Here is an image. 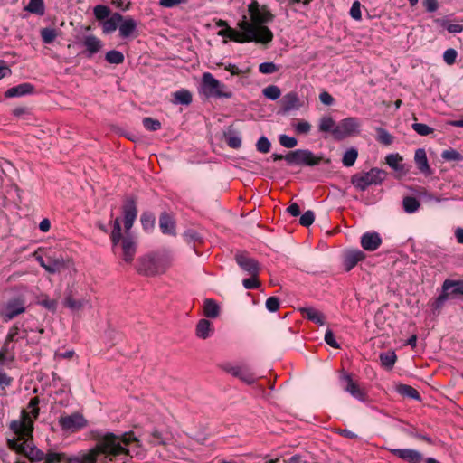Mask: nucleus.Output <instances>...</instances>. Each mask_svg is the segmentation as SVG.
<instances>
[{"mask_svg": "<svg viewBox=\"0 0 463 463\" xmlns=\"http://www.w3.org/2000/svg\"><path fill=\"white\" fill-rule=\"evenodd\" d=\"M458 52L453 48H449L443 52V60L448 65H452L456 62Z\"/></svg>", "mask_w": 463, "mask_h": 463, "instance_id": "nucleus-61", "label": "nucleus"}, {"mask_svg": "<svg viewBox=\"0 0 463 463\" xmlns=\"http://www.w3.org/2000/svg\"><path fill=\"white\" fill-rule=\"evenodd\" d=\"M440 156L443 160L448 161V162L463 161V155L453 148H449V149H446V150L442 151Z\"/></svg>", "mask_w": 463, "mask_h": 463, "instance_id": "nucleus-47", "label": "nucleus"}, {"mask_svg": "<svg viewBox=\"0 0 463 463\" xmlns=\"http://www.w3.org/2000/svg\"><path fill=\"white\" fill-rule=\"evenodd\" d=\"M376 140L384 146H390L393 143L394 137L389 131L383 128H376Z\"/></svg>", "mask_w": 463, "mask_h": 463, "instance_id": "nucleus-39", "label": "nucleus"}, {"mask_svg": "<svg viewBox=\"0 0 463 463\" xmlns=\"http://www.w3.org/2000/svg\"><path fill=\"white\" fill-rule=\"evenodd\" d=\"M18 453L24 455L32 462H40L44 458V453L35 446L27 443L26 440L20 443Z\"/></svg>", "mask_w": 463, "mask_h": 463, "instance_id": "nucleus-20", "label": "nucleus"}, {"mask_svg": "<svg viewBox=\"0 0 463 463\" xmlns=\"http://www.w3.org/2000/svg\"><path fill=\"white\" fill-rule=\"evenodd\" d=\"M402 157L398 154H389L385 156V163L394 171L405 174L406 169L404 165L402 163Z\"/></svg>", "mask_w": 463, "mask_h": 463, "instance_id": "nucleus-30", "label": "nucleus"}, {"mask_svg": "<svg viewBox=\"0 0 463 463\" xmlns=\"http://www.w3.org/2000/svg\"><path fill=\"white\" fill-rule=\"evenodd\" d=\"M463 296V279H445L441 286V293L432 303V312L439 314L445 302L450 298Z\"/></svg>", "mask_w": 463, "mask_h": 463, "instance_id": "nucleus-6", "label": "nucleus"}, {"mask_svg": "<svg viewBox=\"0 0 463 463\" xmlns=\"http://www.w3.org/2000/svg\"><path fill=\"white\" fill-rule=\"evenodd\" d=\"M121 247L123 251V260L128 263L132 262L137 252V242L135 239L131 235L127 234L121 239Z\"/></svg>", "mask_w": 463, "mask_h": 463, "instance_id": "nucleus-21", "label": "nucleus"}, {"mask_svg": "<svg viewBox=\"0 0 463 463\" xmlns=\"http://www.w3.org/2000/svg\"><path fill=\"white\" fill-rule=\"evenodd\" d=\"M58 423L63 432L74 433L87 427L88 420L81 413L76 411L70 415H61Z\"/></svg>", "mask_w": 463, "mask_h": 463, "instance_id": "nucleus-9", "label": "nucleus"}, {"mask_svg": "<svg viewBox=\"0 0 463 463\" xmlns=\"http://www.w3.org/2000/svg\"><path fill=\"white\" fill-rule=\"evenodd\" d=\"M183 236L188 243L202 241V236L193 229L185 231Z\"/></svg>", "mask_w": 463, "mask_h": 463, "instance_id": "nucleus-62", "label": "nucleus"}, {"mask_svg": "<svg viewBox=\"0 0 463 463\" xmlns=\"http://www.w3.org/2000/svg\"><path fill=\"white\" fill-rule=\"evenodd\" d=\"M134 435L138 439L140 447L137 446V442L136 441H134V440L132 441L131 440V441L128 442V444H126V448L128 449V451L121 453V455L130 456V458H133V455H131V454H135L136 456H138L143 451L142 443H141L139 438L135 433H134ZM118 456H120V454L117 455L116 457H118Z\"/></svg>", "mask_w": 463, "mask_h": 463, "instance_id": "nucleus-52", "label": "nucleus"}, {"mask_svg": "<svg viewBox=\"0 0 463 463\" xmlns=\"http://www.w3.org/2000/svg\"><path fill=\"white\" fill-rule=\"evenodd\" d=\"M411 128L420 136H428L434 131L433 128L423 123H413Z\"/></svg>", "mask_w": 463, "mask_h": 463, "instance_id": "nucleus-56", "label": "nucleus"}, {"mask_svg": "<svg viewBox=\"0 0 463 463\" xmlns=\"http://www.w3.org/2000/svg\"><path fill=\"white\" fill-rule=\"evenodd\" d=\"M225 140L227 145L234 149H238L241 146V137L238 133L230 132L225 135Z\"/></svg>", "mask_w": 463, "mask_h": 463, "instance_id": "nucleus-53", "label": "nucleus"}, {"mask_svg": "<svg viewBox=\"0 0 463 463\" xmlns=\"http://www.w3.org/2000/svg\"><path fill=\"white\" fill-rule=\"evenodd\" d=\"M293 128L298 134L307 135L310 132L311 125L309 122L302 120L293 125Z\"/></svg>", "mask_w": 463, "mask_h": 463, "instance_id": "nucleus-63", "label": "nucleus"}, {"mask_svg": "<svg viewBox=\"0 0 463 463\" xmlns=\"http://www.w3.org/2000/svg\"><path fill=\"white\" fill-rule=\"evenodd\" d=\"M121 20H123V15H121L119 13L116 12L111 14L102 23L103 33L109 34L115 32L118 28Z\"/></svg>", "mask_w": 463, "mask_h": 463, "instance_id": "nucleus-28", "label": "nucleus"}, {"mask_svg": "<svg viewBox=\"0 0 463 463\" xmlns=\"http://www.w3.org/2000/svg\"><path fill=\"white\" fill-rule=\"evenodd\" d=\"M381 364L387 370L393 368L397 360V355L394 351L389 350L379 354Z\"/></svg>", "mask_w": 463, "mask_h": 463, "instance_id": "nucleus-35", "label": "nucleus"}, {"mask_svg": "<svg viewBox=\"0 0 463 463\" xmlns=\"http://www.w3.org/2000/svg\"><path fill=\"white\" fill-rule=\"evenodd\" d=\"M300 312L305 317L317 325L323 326L325 324L324 315L312 307H301Z\"/></svg>", "mask_w": 463, "mask_h": 463, "instance_id": "nucleus-29", "label": "nucleus"}, {"mask_svg": "<svg viewBox=\"0 0 463 463\" xmlns=\"http://www.w3.org/2000/svg\"><path fill=\"white\" fill-rule=\"evenodd\" d=\"M140 222L145 231H150L155 226L156 218L151 212H144L140 216Z\"/></svg>", "mask_w": 463, "mask_h": 463, "instance_id": "nucleus-50", "label": "nucleus"}, {"mask_svg": "<svg viewBox=\"0 0 463 463\" xmlns=\"http://www.w3.org/2000/svg\"><path fill=\"white\" fill-rule=\"evenodd\" d=\"M337 124L330 116H324L319 120L318 129L320 132H330L334 136V129Z\"/></svg>", "mask_w": 463, "mask_h": 463, "instance_id": "nucleus-40", "label": "nucleus"}, {"mask_svg": "<svg viewBox=\"0 0 463 463\" xmlns=\"http://www.w3.org/2000/svg\"><path fill=\"white\" fill-rule=\"evenodd\" d=\"M414 161L420 173L425 175H430L432 174L428 162L426 151L423 148H418L415 151Z\"/></svg>", "mask_w": 463, "mask_h": 463, "instance_id": "nucleus-27", "label": "nucleus"}, {"mask_svg": "<svg viewBox=\"0 0 463 463\" xmlns=\"http://www.w3.org/2000/svg\"><path fill=\"white\" fill-rule=\"evenodd\" d=\"M203 314L208 318H216L220 315V307L213 298H206L203 303Z\"/></svg>", "mask_w": 463, "mask_h": 463, "instance_id": "nucleus-32", "label": "nucleus"}, {"mask_svg": "<svg viewBox=\"0 0 463 463\" xmlns=\"http://www.w3.org/2000/svg\"><path fill=\"white\" fill-rule=\"evenodd\" d=\"M259 71L263 74H272L279 71V66L272 61H266L259 65Z\"/></svg>", "mask_w": 463, "mask_h": 463, "instance_id": "nucleus-58", "label": "nucleus"}, {"mask_svg": "<svg viewBox=\"0 0 463 463\" xmlns=\"http://www.w3.org/2000/svg\"><path fill=\"white\" fill-rule=\"evenodd\" d=\"M212 323L207 319L199 320L196 326V335L202 339H206L211 335Z\"/></svg>", "mask_w": 463, "mask_h": 463, "instance_id": "nucleus-37", "label": "nucleus"}, {"mask_svg": "<svg viewBox=\"0 0 463 463\" xmlns=\"http://www.w3.org/2000/svg\"><path fill=\"white\" fill-rule=\"evenodd\" d=\"M389 451L406 463H421L423 454L414 449H389Z\"/></svg>", "mask_w": 463, "mask_h": 463, "instance_id": "nucleus-17", "label": "nucleus"}, {"mask_svg": "<svg viewBox=\"0 0 463 463\" xmlns=\"http://www.w3.org/2000/svg\"><path fill=\"white\" fill-rule=\"evenodd\" d=\"M174 103L181 105H190L192 103V93L185 89H182L174 93Z\"/></svg>", "mask_w": 463, "mask_h": 463, "instance_id": "nucleus-38", "label": "nucleus"}, {"mask_svg": "<svg viewBox=\"0 0 463 463\" xmlns=\"http://www.w3.org/2000/svg\"><path fill=\"white\" fill-rule=\"evenodd\" d=\"M38 262L49 273L55 274L64 268L65 263L62 258L52 259L48 258L47 261L43 258L39 257Z\"/></svg>", "mask_w": 463, "mask_h": 463, "instance_id": "nucleus-26", "label": "nucleus"}, {"mask_svg": "<svg viewBox=\"0 0 463 463\" xmlns=\"http://www.w3.org/2000/svg\"><path fill=\"white\" fill-rule=\"evenodd\" d=\"M82 45L85 47V51L82 53L89 59L99 52L103 48L102 41L93 34L84 36Z\"/></svg>", "mask_w": 463, "mask_h": 463, "instance_id": "nucleus-18", "label": "nucleus"}, {"mask_svg": "<svg viewBox=\"0 0 463 463\" xmlns=\"http://www.w3.org/2000/svg\"><path fill=\"white\" fill-rule=\"evenodd\" d=\"M382 237L377 232H366L361 236V246L366 251H374L382 244Z\"/></svg>", "mask_w": 463, "mask_h": 463, "instance_id": "nucleus-19", "label": "nucleus"}, {"mask_svg": "<svg viewBox=\"0 0 463 463\" xmlns=\"http://www.w3.org/2000/svg\"><path fill=\"white\" fill-rule=\"evenodd\" d=\"M46 463H61L66 459V455L63 453L49 452L44 454Z\"/></svg>", "mask_w": 463, "mask_h": 463, "instance_id": "nucleus-59", "label": "nucleus"}, {"mask_svg": "<svg viewBox=\"0 0 463 463\" xmlns=\"http://www.w3.org/2000/svg\"><path fill=\"white\" fill-rule=\"evenodd\" d=\"M270 147H271V143L268 139V137H266L265 136H261L256 143V148L260 153L265 154V153L269 152Z\"/></svg>", "mask_w": 463, "mask_h": 463, "instance_id": "nucleus-57", "label": "nucleus"}, {"mask_svg": "<svg viewBox=\"0 0 463 463\" xmlns=\"http://www.w3.org/2000/svg\"><path fill=\"white\" fill-rule=\"evenodd\" d=\"M136 441L137 446L140 447L139 441L134 435V431H127L121 434L113 432H104L97 436L96 447L89 453L66 458L67 463H96L99 456L113 458L117 455L128 451L126 444L129 441Z\"/></svg>", "mask_w": 463, "mask_h": 463, "instance_id": "nucleus-1", "label": "nucleus"}, {"mask_svg": "<svg viewBox=\"0 0 463 463\" xmlns=\"http://www.w3.org/2000/svg\"><path fill=\"white\" fill-rule=\"evenodd\" d=\"M339 381L345 392H348L352 397L360 402H366V392L353 380L351 374L346 372H342Z\"/></svg>", "mask_w": 463, "mask_h": 463, "instance_id": "nucleus-12", "label": "nucleus"}, {"mask_svg": "<svg viewBox=\"0 0 463 463\" xmlns=\"http://www.w3.org/2000/svg\"><path fill=\"white\" fill-rule=\"evenodd\" d=\"M93 14H94V16L95 18L98 20V21H104L105 19H107L112 13H111V9L105 5H97L94 8H93Z\"/></svg>", "mask_w": 463, "mask_h": 463, "instance_id": "nucleus-48", "label": "nucleus"}, {"mask_svg": "<svg viewBox=\"0 0 463 463\" xmlns=\"http://www.w3.org/2000/svg\"><path fill=\"white\" fill-rule=\"evenodd\" d=\"M137 23L131 16H123V20L120 21L118 25L119 35L121 38H129L134 36L137 31Z\"/></svg>", "mask_w": 463, "mask_h": 463, "instance_id": "nucleus-23", "label": "nucleus"}, {"mask_svg": "<svg viewBox=\"0 0 463 463\" xmlns=\"http://www.w3.org/2000/svg\"><path fill=\"white\" fill-rule=\"evenodd\" d=\"M88 301L86 299L76 300L71 296H66L64 298V306L72 311H78L82 308Z\"/></svg>", "mask_w": 463, "mask_h": 463, "instance_id": "nucleus-46", "label": "nucleus"}, {"mask_svg": "<svg viewBox=\"0 0 463 463\" xmlns=\"http://www.w3.org/2000/svg\"><path fill=\"white\" fill-rule=\"evenodd\" d=\"M123 215H124V228L126 232L128 233L132 228L137 216V202L134 197H128L124 201L123 204Z\"/></svg>", "mask_w": 463, "mask_h": 463, "instance_id": "nucleus-15", "label": "nucleus"}, {"mask_svg": "<svg viewBox=\"0 0 463 463\" xmlns=\"http://www.w3.org/2000/svg\"><path fill=\"white\" fill-rule=\"evenodd\" d=\"M170 265L166 253L153 252L138 260L137 271L145 276L152 277L164 273Z\"/></svg>", "mask_w": 463, "mask_h": 463, "instance_id": "nucleus-3", "label": "nucleus"}, {"mask_svg": "<svg viewBox=\"0 0 463 463\" xmlns=\"http://www.w3.org/2000/svg\"><path fill=\"white\" fill-rule=\"evenodd\" d=\"M142 123L144 128L149 131H156L161 128V122L150 117L144 118Z\"/></svg>", "mask_w": 463, "mask_h": 463, "instance_id": "nucleus-54", "label": "nucleus"}, {"mask_svg": "<svg viewBox=\"0 0 463 463\" xmlns=\"http://www.w3.org/2000/svg\"><path fill=\"white\" fill-rule=\"evenodd\" d=\"M40 34H41L43 42L45 44H50L56 39L57 31L54 28L44 27V28L41 29Z\"/></svg>", "mask_w": 463, "mask_h": 463, "instance_id": "nucleus-51", "label": "nucleus"}, {"mask_svg": "<svg viewBox=\"0 0 463 463\" xmlns=\"http://www.w3.org/2000/svg\"><path fill=\"white\" fill-rule=\"evenodd\" d=\"M280 109L279 114L288 115L291 110H298L302 103L297 92L290 91L285 94L280 99Z\"/></svg>", "mask_w": 463, "mask_h": 463, "instance_id": "nucleus-16", "label": "nucleus"}, {"mask_svg": "<svg viewBox=\"0 0 463 463\" xmlns=\"http://www.w3.org/2000/svg\"><path fill=\"white\" fill-rule=\"evenodd\" d=\"M242 285L246 289H255L260 287V282L258 280V277L250 276L242 280Z\"/></svg>", "mask_w": 463, "mask_h": 463, "instance_id": "nucleus-64", "label": "nucleus"}, {"mask_svg": "<svg viewBox=\"0 0 463 463\" xmlns=\"http://www.w3.org/2000/svg\"><path fill=\"white\" fill-rule=\"evenodd\" d=\"M200 91L206 98L231 99L232 97V92L228 90L227 86L215 79L210 72L203 74Z\"/></svg>", "mask_w": 463, "mask_h": 463, "instance_id": "nucleus-5", "label": "nucleus"}, {"mask_svg": "<svg viewBox=\"0 0 463 463\" xmlns=\"http://www.w3.org/2000/svg\"><path fill=\"white\" fill-rule=\"evenodd\" d=\"M396 392L403 397H408L419 402L421 401L419 392L410 385L401 383L396 386Z\"/></svg>", "mask_w": 463, "mask_h": 463, "instance_id": "nucleus-33", "label": "nucleus"}, {"mask_svg": "<svg viewBox=\"0 0 463 463\" xmlns=\"http://www.w3.org/2000/svg\"><path fill=\"white\" fill-rule=\"evenodd\" d=\"M105 60L110 64H121L123 63L125 57L124 54L118 50H110L106 52Z\"/></svg>", "mask_w": 463, "mask_h": 463, "instance_id": "nucleus-43", "label": "nucleus"}, {"mask_svg": "<svg viewBox=\"0 0 463 463\" xmlns=\"http://www.w3.org/2000/svg\"><path fill=\"white\" fill-rule=\"evenodd\" d=\"M358 157V151L356 148L352 147L346 150L343 156L342 163L346 167H351L354 165Z\"/></svg>", "mask_w": 463, "mask_h": 463, "instance_id": "nucleus-45", "label": "nucleus"}, {"mask_svg": "<svg viewBox=\"0 0 463 463\" xmlns=\"http://www.w3.org/2000/svg\"><path fill=\"white\" fill-rule=\"evenodd\" d=\"M322 159V156H316L308 149H296L285 155V160L288 165L316 166L321 163Z\"/></svg>", "mask_w": 463, "mask_h": 463, "instance_id": "nucleus-8", "label": "nucleus"}, {"mask_svg": "<svg viewBox=\"0 0 463 463\" xmlns=\"http://www.w3.org/2000/svg\"><path fill=\"white\" fill-rule=\"evenodd\" d=\"M387 173L380 168L373 167L368 172L355 174L351 177V184L359 191H365L370 185L381 184L386 178Z\"/></svg>", "mask_w": 463, "mask_h": 463, "instance_id": "nucleus-7", "label": "nucleus"}, {"mask_svg": "<svg viewBox=\"0 0 463 463\" xmlns=\"http://www.w3.org/2000/svg\"><path fill=\"white\" fill-rule=\"evenodd\" d=\"M220 366L223 371L236 378H239L248 385H251L255 383L256 378L254 374L246 365H233L231 363H223Z\"/></svg>", "mask_w": 463, "mask_h": 463, "instance_id": "nucleus-14", "label": "nucleus"}, {"mask_svg": "<svg viewBox=\"0 0 463 463\" xmlns=\"http://www.w3.org/2000/svg\"><path fill=\"white\" fill-rule=\"evenodd\" d=\"M147 441L153 446L166 445L169 441V438L163 431L153 428L149 432Z\"/></svg>", "mask_w": 463, "mask_h": 463, "instance_id": "nucleus-31", "label": "nucleus"}, {"mask_svg": "<svg viewBox=\"0 0 463 463\" xmlns=\"http://www.w3.org/2000/svg\"><path fill=\"white\" fill-rule=\"evenodd\" d=\"M159 228L163 234L175 236L176 234L175 222L166 212H163L159 217Z\"/></svg>", "mask_w": 463, "mask_h": 463, "instance_id": "nucleus-24", "label": "nucleus"}, {"mask_svg": "<svg viewBox=\"0 0 463 463\" xmlns=\"http://www.w3.org/2000/svg\"><path fill=\"white\" fill-rule=\"evenodd\" d=\"M365 258L364 251L358 249L346 250L344 255V266L346 271L354 269L357 263Z\"/></svg>", "mask_w": 463, "mask_h": 463, "instance_id": "nucleus-22", "label": "nucleus"}, {"mask_svg": "<svg viewBox=\"0 0 463 463\" xmlns=\"http://www.w3.org/2000/svg\"><path fill=\"white\" fill-rule=\"evenodd\" d=\"M24 10L42 16L45 13V5L43 0H30Z\"/></svg>", "mask_w": 463, "mask_h": 463, "instance_id": "nucleus-36", "label": "nucleus"}, {"mask_svg": "<svg viewBox=\"0 0 463 463\" xmlns=\"http://www.w3.org/2000/svg\"><path fill=\"white\" fill-rule=\"evenodd\" d=\"M401 430L407 436L424 440L430 445L434 444L433 439L430 436H428L426 434H422L415 427H413L411 425H408L407 427H402L401 429Z\"/></svg>", "mask_w": 463, "mask_h": 463, "instance_id": "nucleus-34", "label": "nucleus"}, {"mask_svg": "<svg viewBox=\"0 0 463 463\" xmlns=\"http://www.w3.org/2000/svg\"><path fill=\"white\" fill-rule=\"evenodd\" d=\"M7 336L8 341L18 342L20 339H24L27 336V330L23 329V334H21V327L15 324L9 329Z\"/></svg>", "mask_w": 463, "mask_h": 463, "instance_id": "nucleus-44", "label": "nucleus"}, {"mask_svg": "<svg viewBox=\"0 0 463 463\" xmlns=\"http://www.w3.org/2000/svg\"><path fill=\"white\" fill-rule=\"evenodd\" d=\"M262 94L268 99L275 101L281 96L280 89L276 85H269L263 89Z\"/></svg>", "mask_w": 463, "mask_h": 463, "instance_id": "nucleus-49", "label": "nucleus"}, {"mask_svg": "<svg viewBox=\"0 0 463 463\" xmlns=\"http://www.w3.org/2000/svg\"><path fill=\"white\" fill-rule=\"evenodd\" d=\"M361 121L358 118L348 117L342 119L334 129V137L336 140L345 139L347 137L360 132Z\"/></svg>", "mask_w": 463, "mask_h": 463, "instance_id": "nucleus-10", "label": "nucleus"}, {"mask_svg": "<svg viewBox=\"0 0 463 463\" xmlns=\"http://www.w3.org/2000/svg\"><path fill=\"white\" fill-rule=\"evenodd\" d=\"M234 260L241 269L249 276L258 277L260 271L259 261L245 252L239 251L235 254Z\"/></svg>", "mask_w": 463, "mask_h": 463, "instance_id": "nucleus-13", "label": "nucleus"}, {"mask_svg": "<svg viewBox=\"0 0 463 463\" xmlns=\"http://www.w3.org/2000/svg\"><path fill=\"white\" fill-rule=\"evenodd\" d=\"M402 207L405 213H414L420 208V202L413 196H405L402 200Z\"/></svg>", "mask_w": 463, "mask_h": 463, "instance_id": "nucleus-41", "label": "nucleus"}, {"mask_svg": "<svg viewBox=\"0 0 463 463\" xmlns=\"http://www.w3.org/2000/svg\"><path fill=\"white\" fill-rule=\"evenodd\" d=\"M25 300L23 297H14L10 298L0 308V316L5 322H8L20 314L24 313Z\"/></svg>", "mask_w": 463, "mask_h": 463, "instance_id": "nucleus-11", "label": "nucleus"}, {"mask_svg": "<svg viewBox=\"0 0 463 463\" xmlns=\"http://www.w3.org/2000/svg\"><path fill=\"white\" fill-rule=\"evenodd\" d=\"M238 30L231 27H226L221 30L218 34L222 37H228L230 40L244 43H256L263 45L269 44L273 40V33L270 29H261L265 33L266 37L257 38L255 34V27L251 24H248V18L244 15L242 19L237 24Z\"/></svg>", "mask_w": 463, "mask_h": 463, "instance_id": "nucleus-2", "label": "nucleus"}, {"mask_svg": "<svg viewBox=\"0 0 463 463\" xmlns=\"http://www.w3.org/2000/svg\"><path fill=\"white\" fill-rule=\"evenodd\" d=\"M34 91V86L29 82H24L14 87L8 89L5 96L6 98H15L33 94Z\"/></svg>", "mask_w": 463, "mask_h": 463, "instance_id": "nucleus-25", "label": "nucleus"}, {"mask_svg": "<svg viewBox=\"0 0 463 463\" xmlns=\"http://www.w3.org/2000/svg\"><path fill=\"white\" fill-rule=\"evenodd\" d=\"M248 11L250 19H248V24H253L255 27V34L257 38H263L265 33H262V29H269L266 26L267 24L271 23L274 20V14L269 10L267 5H260L257 0H252L248 5Z\"/></svg>", "mask_w": 463, "mask_h": 463, "instance_id": "nucleus-4", "label": "nucleus"}, {"mask_svg": "<svg viewBox=\"0 0 463 463\" xmlns=\"http://www.w3.org/2000/svg\"><path fill=\"white\" fill-rule=\"evenodd\" d=\"M279 144L286 148H293L298 145V140L294 137H289L286 134L279 136Z\"/></svg>", "mask_w": 463, "mask_h": 463, "instance_id": "nucleus-55", "label": "nucleus"}, {"mask_svg": "<svg viewBox=\"0 0 463 463\" xmlns=\"http://www.w3.org/2000/svg\"><path fill=\"white\" fill-rule=\"evenodd\" d=\"M315 221V213L311 210L306 211L299 219V223L304 227H309Z\"/></svg>", "mask_w": 463, "mask_h": 463, "instance_id": "nucleus-60", "label": "nucleus"}, {"mask_svg": "<svg viewBox=\"0 0 463 463\" xmlns=\"http://www.w3.org/2000/svg\"><path fill=\"white\" fill-rule=\"evenodd\" d=\"M122 239L120 219L118 217L113 222V230L110 233V240L113 247L118 245Z\"/></svg>", "mask_w": 463, "mask_h": 463, "instance_id": "nucleus-42", "label": "nucleus"}]
</instances>
